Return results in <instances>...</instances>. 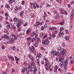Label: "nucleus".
<instances>
[{
  "instance_id": "f257e3e1",
  "label": "nucleus",
  "mask_w": 74,
  "mask_h": 74,
  "mask_svg": "<svg viewBox=\"0 0 74 74\" xmlns=\"http://www.w3.org/2000/svg\"><path fill=\"white\" fill-rule=\"evenodd\" d=\"M69 59L68 58H66V60L64 61V70H67V63H68V61Z\"/></svg>"
},
{
  "instance_id": "f03ea898",
  "label": "nucleus",
  "mask_w": 74,
  "mask_h": 74,
  "mask_svg": "<svg viewBox=\"0 0 74 74\" xmlns=\"http://www.w3.org/2000/svg\"><path fill=\"white\" fill-rule=\"evenodd\" d=\"M61 54H62L64 56H66V50L64 49H61V51L60 52Z\"/></svg>"
},
{
  "instance_id": "7ed1b4c3",
  "label": "nucleus",
  "mask_w": 74,
  "mask_h": 74,
  "mask_svg": "<svg viewBox=\"0 0 74 74\" xmlns=\"http://www.w3.org/2000/svg\"><path fill=\"white\" fill-rule=\"evenodd\" d=\"M49 41L48 40V39H47V40H45L44 41H42V45L44 44H45V45H47L49 44Z\"/></svg>"
},
{
  "instance_id": "20e7f679",
  "label": "nucleus",
  "mask_w": 74,
  "mask_h": 74,
  "mask_svg": "<svg viewBox=\"0 0 74 74\" xmlns=\"http://www.w3.org/2000/svg\"><path fill=\"white\" fill-rule=\"evenodd\" d=\"M46 63L47 64H45V67L46 70H48V68L47 67H48V65H49L50 64V62L49 61H47L46 62Z\"/></svg>"
},
{
  "instance_id": "39448f33",
  "label": "nucleus",
  "mask_w": 74,
  "mask_h": 74,
  "mask_svg": "<svg viewBox=\"0 0 74 74\" xmlns=\"http://www.w3.org/2000/svg\"><path fill=\"white\" fill-rule=\"evenodd\" d=\"M51 55L53 54L54 55H56V56H58V52L54 51H52L51 53Z\"/></svg>"
},
{
  "instance_id": "423d86ee",
  "label": "nucleus",
  "mask_w": 74,
  "mask_h": 74,
  "mask_svg": "<svg viewBox=\"0 0 74 74\" xmlns=\"http://www.w3.org/2000/svg\"><path fill=\"white\" fill-rule=\"evenodd\" d=\"M64 57H60L59 59V62H62L63 60H64Z\"/></svg>"
},
{
  "instance_id": "0eeeda50",
  "label": "nucleus",
  "mask_w": 74,
  "mask_h": 74,
  "mask_svg": "<svg viewBox=\"0 0 74 74\" xmlns=\"http://www.w3.org/2000/svg\"><path fill=\"white\" fill-rule=\"evenodd\" d=\"M74 9L72 10V12L71 14V19H73V15H74Z\"/></svg>"
},
{
  "instance_id": "6e6552de",
  "label": "nucleus",
  "mask_w": 74,
  "mask_h": 74,
  "mask_svg": "<svg viewBox=\"0 0 74 74\" xmlns=\"http://www.w3.org/2000/svg\"><path fill=\"white\" fill-rule=\"evenodd\" d=\"M29 58L30 59H31V60H32V61L33 62H34V59L33 58V57H32V56L30 55V54L29 55Z\"/></svg>"
},
{
  "instance_id": "1a4fd4ad",
  "label": "nucleus",
  "mask_w": 74,
  "mask_h": 74,
  "mask_svg": "<svg viewBox=\"0 0 74 74\" xmlns=\"http://www.w3.org/2000/svg\"><path fill=\"white\" fill-rule=\"evenodd\" d=\"M4 38H5L6 40H8L9 39V38H10L9 36L7 35L6 34L4 36Z\"/></svg>"
},
{
  "instance_id": "9d476101",
  "label": "nucleus",
  "mask_w": 74,
  "mask_h": 74,
  "mask_svg": "<svg viewBox=\"0 0 74 74\" xmlns=\"http://www.w3.org/2000/svg\"><path fill=\"white\" fill-rule=\"evenodd\" d=\"M10 42L11 43L12 42H14V40L12 38H10L9 39Z\"/></svg>"
},
{
  "instance_id": "9b49d317",
  "label": "nucleus",
  "mask_w": 74,
  "mask_h": 74,
  "mask_svg": "<svg viewBox=\"0 0 74 74\" xmlns=\"http://www.w3.org/2000/svg\"><path fill=\"white\" fill-rule=\"evenodd\" d=\"M64 38L66 40H69L70 38L69 36H66L64 37Z\"/></svg>"
},
{
  "instance_id": "f8f14e48",
  "label": "nucleus",
  "mask_w": 74,
  "mask_h": 74,
  "mask_svg": "<svg viewBox=\"0 0 74 74\" xmlns=\"http://www.w3.org/2000/svg\"><path fill=\"white\" fill-rule=\"evenodd\" d=\"M13 21L14 22L16 21V22H17L18 21V18H16L14 19Z\"/></svg>"
},
{
  "instance_id": "ddd939ff",
  "label": "nucleus",
  "mask_w": 74,
  "mask_h": 74,
  "mask_svg": "<svg viewBox=\"0 0 74 74\" xmlns=\"http://www.w3.org/2000/svg\"><path fill=\"white\" fill-rule=\"evenodd\" d=\"M9 58L10 59H11L13 61H14V58L12 57H10V56H9Z\"/></svg>"
},
{
  "instance_id": "4468645a",
  "label": "nucleus",
  "mask_w": 74,
  "mask_h": 74,
  "mask_svg": "<svg viewBox=\"0 0 74 74\" xmlns=\"http://www.w3.org/2000/svg\"><path fill=\"white\" fill-rule=\"evenodd\" d=\"M64 62H61L60 64V67H62V66H63V65L64 64Z\"/></svg>"
},
{
  "instance_id": "2eb2a0df",
  "label": "nucleus",
  "mask_w": 74,
  "mask_h": 74,
  "mask_svg": "<svg viewBox=\"0 0 74 74\" xmlns=\"http://www.w3.org/2000/svg\"><path fill=\"white\" fill-rule=\"evenodd\" d=\"M64 23V21H63L62 22L59 23V25H63Z\"/></svg>"
},
{
  "instance_id": "dca6fc26",
  "label": "nucleus",
  "mask_w": 74,
  "mask_h": 74,
  "mask_svg": "<svg viewBox=\"0 0 74 74\" xmlns=\"http://www.w3.org/2000/svg\"><path fill=\"white\" fill-rule=\"evenodd\" d=\"M59 34L60 35H61V36H63V35H64V33H63V32H59Z\"/></svg>"
},
{
  "instance_id": "f3484780",
  "label": "nucleus",
  "mask_w": 74,
  "mask_h": 74,
  "mask_svg": "<svg viewBox=\"0 0 74 74\" xmlns=\"http://www.w3.org/2000/svg\"><path fill=\"white\" fill-rule=\"evenodd\" d=\"M23 13H24V12L23 11H22L21 12V13L20 14V16H22L23 15Z\"/></svg>"
},
{
  "instance_id": "a211bd4d",
  "label": "nucleus",
  "mask_w": 74,
  "mask_h": 74,
  "mask_svg": "<svg viewBox=\"0 0 74 74\" xmlns=\"http://www.w3.org/2000/svg\"><path fill=\"white\" fill-rule=\"evenodd\" d=\"M16 25H17V27L18 28V27H19V26H21V24H19L18 23H17L16 24Z\"/></svg>"
},
{
  "instance_id": "6ab92c4d",
  "label": "nucleus",
  "mask_w": 74,
  "mask_h": 74,
  "mask_svg": "<svg viewBox=\"0 0 74 74\" xmlns=\"http://www.w3.org/2000/svg\"><path fill=\"white\" fill-rule=\"evenodd\" d=\"M54 68L55 70H58V66L56 65H55Z\"/></svg>"
},
{
  "instance_id": "aec40b11",
  "label": "nucleus",
  "mask_w": 74,
  "mask_h": 74,
  "mask_svg": "<svg viewBox=\"0 0 74 74\" xmlns=\"http://www.w3.org/2000/svg\"><path fill=\"white\" fill-rule=\"evenodd\" d=\"M18 23L20 25H22L23 23L22 22L21 20H19Z\"/></svg>"
},
{
  "instance_id": "412c9836",
  "label": "nucleus",
  "mask_w": 74,
  "mask_h": 74,
  "mask_svg": "<svg viewBox=\"0 0 74 74\" xmlns=\"http://www.w3.org/2000/svg\"><path fill=\"white\" fill-rule=\"evenodd\" d=\"M38 42H36L34 44V45L35 47H37V45H38V43H37Z\"/></svg>"
},
{
  "instance_id": "4be33fe9",
  "label": "nucleus",
  "mask_w": 74,
  "mask_h": 74,
  "mask_svg": "<svg viewBox=\"0 0 74 74\" xmlns=\"http://www.w3.org/2000/svg\"><path fill=\"white\" fill-rule=\"evenodd\" d=\"M37 56H38L40 58H41V54L40 53H39V54H38Z\"/></svg>"
},
{
  "instance_id": "5701e85b",
  "label": "nucleus",
  "mask_w": 74,
  "mask_h": 74,
  "mask_svg": "<svg viewBox=\"0 0 74 74\" xmlns=\"http://www.w3.org/2000/svg\"><path fill=\"white\" fill-rule=\"evenodd\" d=\"M47 34H45V35H44V36L43 37V38H47Z\"/></svg>"
},
{
  "instance_id": "b1692460",
  "label": "nucleus",
  "mask_w": 74,
  "mask_h": 74,
  "mask_svg": "<svg viewBox=\"0 0 74 74\" xmlns=\"http://www.w3.org/2000/svg\"><path fill=\"white\" fill-rule=\"evenodd\" d=\"M35 35V32H34L32 33L31 34V36L32 37H33Z\"/></svg>"
},
{
  "instance_id": "393cba45",
  "label": "nucleus",
  "mask_w": 74,
  "mask_h": 74,
  "mask_svg": "<svg viewBox=\"0 0 74 74\" xmlns=\"http://www.w3.org/2000/svg\"><path fill=\"white\" fill-rule=\"evenodd\" d=\"M29 32H30V29H27L26 31L27 34H28V33H29Z\"/></svg>"
},
{
  "instance_id": "a878e982",
  "label": "nucleus",
  "mask_w": 74,
  "mask_h": 74,
  "mask_svg": "<svg viewBox=\"0 0 74 74\" xmlns=\"http://www.w3.org/2000/svg\"><path fill=\"white\" fill-rule=\"evenodd\" d=\"M62 45L63 47H65V42H63L62 43Z\"/></svg>"
},
{
  "instance_id": "bb28decb",
  "label": "nucleus",
  "mask_w": 74,
  "mask_h": 74,
  "mask_svg": "<svg viewBox=\"0 0 74 74\" xmlns=\"http://www.w3.org/2000/svg\"><path fill=\"white\" fill-rule=\"evenodd\" d=\"M37 40L36 41V42H39V41L40 40V38H37Z\"/></svg>"
},
{
  "instance_id": "cd10ccee",
  "label": "nucleus",
  "mask_w": 74,
  "mask_h": 74,
  "mask_svg": "<svg viewBox=\"0 0 74 74\" xmlns=\"http://www.w3.org/2000/svg\"><path fill=\"white\" fill-rule=\"evenodd\" d=\"M15 59L16 60H19V59L16 56H15Z\"/></svg>"
},
{
  "instance_id": "c85d7f7f",
  "label": "nucleus",
  "mask_w": 74,
  "mask_h": 74,
  "mask_svg": "<svg viewBox=\"0 0 74 74\" xmlns=\"http://www.w3.org/2000/svg\"><path fill=\"white\" fill-rule=\"evenodd\" d=\"M24 70L25 71H27V68L26 67H25L24 68Z\"/></svg>"
},
{
  "instance_id": "c756f323",
  "label": "nucleus",
  "mask_w": 74,
  "mask_h": 74,
  "mask_svg": "<svg viewBox=\"0 0 74 74\" xmlns=\"http://www.w3.org/2000/svg\"><path fill=\"white\" fill-rule=\"evenodd\" d=\"M14 40H17L18 39V37L15 36L14 37Z\"/></svg>"
},
{
  "instance_id": "7c9ffc66",
  "label": "nucleus",
  "mask_w": 74,
  "mask_h": 74,
  "mask_svg": "<svg viewBox=\"0 0 74 74\" xmlns=\"http://www.w3.org/2000/svg\"><path fill=\"white\" fill-rule=\"evenodd\" d=\"M6 27L8 29H9L10 27V25H6Z\"/></svg>"
},
{
  "instance_id": "2f4dec72",
  "label": "nucleus",
  "mask_w": 74,
  "mask_h": 74,
  "mask_svg": "<svg viewBox=\"0 0 74 74\" xmlns=\"http://www.w3.org/2000/svg\"><path fill=\"white\" fill-rule=\"evenodd\" d=\"M27 41H29V40H32V38H31L29 37V38H27Z\"/></svg>"
},
{
  "instance_id": "473e14b6",
  "label": "nucleus",
  "mask_w": 74,
  "mask_h": 74,
  "mask_svg": "<svg viewBox=\"0 0 74 74\" xmlns=\"http://www.w3.org/2000/svg\"><path fill=\"white\" fill-rule=\"evenodd\" d=\"M15 48H16L14 46V47H13L12 48V50H15Z\"/></svg>"
},
{
  "instance_id": "72a5a7b5",
  "label": "nucleus",
  "mask_w": 74,
  "mask_h": 74,
  "mask_svg": "<svg viewBox=\"0 0 74 74\" xmlns=\"http://www.w3.org/2000/svg\"><path fill=\"white\" fill-rule=\"evenodd\" d=\"M38 34V32L36 33V34H35L36 36L35 37V38H36V37H37V36Z\"/></svg>"
},
{
  "instance_id": "f704fd0d",
  "label": "nucleus",
  "mask_w": 74,
  "mask_h": 74,
  "mask_svg": "<svg viewBox=\"0 0 74 74\" xmlns=\"http://www.w3.org/2000/svg\"><path fill=\"white\" fill-rule=\"evenodd\" d=\"M6 7L8 8H10V5H6Z\"/></svg>"
},
{
  "instance_id": "c9c22d12",
  "label": "nucleus",
  "mask_w": 74,
  "mask_h": 74,
  "mask_svg": "<svg viewBox=\"0 0 74 74\" xmlns=\"http://www.w3.org/2000/svg\"><path fill=\"white\" fill-rule=\"evenodd\" d=\"M5 16H8V13L7 12H6L5 14Z\"/></svg>"
},
{
  "instance_id": "e433bc0d",
  "label": "nucleus",
  "mask_w": 74,
  "mask_h": 74,
  "mask_svg": "<svg viewBox=\"0 0 74 74\" xmlns=\"http://www.w3.org/2000/svg\"><path fill=\"white\" fill-rule=\"evenodd\" d=\"M74 58V56H71L70 58V59H73Z\"/></svg>"
},
{
  "instance_id": "4c0bfd02",
  "label": "nucleus",
  "mask_w": 74,
  "mask_h": 74,
  "mask_svg": "<svg viewBox=\"0 0 74 74\" xmlns=\"http://www.w3.org/2000/svg\"><path fill=\"white\" fill-rule=\"evenodd\" d=\"M21 30H22V29L21 28V27L20 28H19L18 29V32H20V31H21Z\"/></svg>"
},
{
  "instance_id": "58836bf2",
  "label": "nucleus",
  "mask_w": 74,
  "mask_h": 74,
  "mask_svg": "<svg viewBox=\"0 0 74 74\" xmlns=\"http://www.w3.org/2000/svg\"><path fill=\"white\" fill-rule=\"evenodd\" d=\"M9 3H10V4H12V0H9Z\"/></svg>"
},
{
  "instance_id": "ea45409f",
  "label": "nucleus",
  "mask_w": 74,
  "mask_h": 74,
  "mask_svg": "<svg viewBox=\"0 0 74 74\" xmlns=\"http://www.w3.org/2000/svg\"><path fill=\"white\" fill-rule=\"evenodd\" d=\"M36 59L37 60H38L39 59V56H37V57H36Z\"/></svg>"
},
{
  "instance_id": "a19ab883",
  "label": "nucleus",
  "mask_w": 74,
  "mask_h": 74,
  "mask_svg": "<svg viewBox=\"0 0 74 74\" xmlns=\"http://www.w3.org/2000/svg\"><path fill=\"white\" fill-rule=\"evenodd\" d=\"M62 49V48L61 47H58V49L59 51V50H60V49Z\"/></svg>"
},
{
  "instance_id": "79ce46f5",
  "label": "nucleus",
  "mask_w": 74,
  "mask_h": 74,
  "mask_svg": "<svg viewBox=\"0 0 74 74\" xmlns=\"http://www.w3.org/2000/svg\"><path fill=\"white\" fill-rule=\"evenodd\" d=\"M27 24H28V23H26L24 25V26H26L27 25Z\"/></svg>"
},
{
  "instance_id": "37998d69",
  "label": "nucleus",
  "mask_w": 74,
  "mask_h": 74,
  "mask_svg": "<svg viewBox=\"0 0 74 74\" xmlns=\"http://www.w3.org/2000/svg\"><path fill=\"white\" fill-rule=\"evenodd\" d=\"M56 36H55V34H53V36H52L53 38H55Z\"/></svg>"
},
{
  "instance_id": "c03bdc74",
  "label": "nucleus",
  "mask_w": 74,
  "mask_h": 74,
  "mask_svg": "<svg viewBox=\"0 0 74 74\" xmlns=\"http://www.w3.org/2000/svg\"><path fill=\"white\" fill-rule=\"evenodd\" d=\"M74 4V1H72L71 3V4Z\"/></svg>"
},
{
  "instance_id": "a18cd8bd",
  "label": "nucleus",
  "mask_w": 74,
  "mask_h": 74,
  "mask_svg": "<svg viewBox=\"0 0 74 74\" xmlns=\"http://www.w3.org/2000/svg\"><path fill=\"white\" fill-rule=\"evenodd\" d=\"M12 27L13 29H15V26L14 25H12Z\"/></svg>"
},
{
  "instance_id": "49530a36",
  "label": "nucleus",
  "mask_w": 74,
  "mask_h": 74,
  "mask_svg": "<svg viewBox=\"0 0 74 74\" xmlns=\"http://www.w3.org/2000/svg\"><path fill=\"white\" fill-rule=\"evenodd\" d=\"M34 41V38H32V42H33Z\"/></svg>"
},
{
  "instance_id": "de8ad7c7",
  "label": "nucleus",
  "mask_w": 74,
  "mask_h": 74,
  "mask_svg": "<svg viewBox=\"0 0 74 74\" xmlns=\"http://www.w3.org/2000/svg\"><path fill=\"white\" fill-rule=\"evenodd\" d=\"M64 12H65V15H67V11H66L65 10L64 11Z\"/></svg>"
},
{
  "instance_id": "09e8293b",
  "label": "nucleus",
  "mask_w": 74,
  "mask_h": 74,
  "mask_svg": "<svg viewBox=\"0 0 74 74\" xmlns=\"http://www.w3.org/2000/svg\"><path fill=\"white\" fill-rule=\"evenodd\" d=\"M65 32L66 33V34H67V33H68V30H67V29H66Z\"/></svg>"
},
{
  "instance_id": "8fccbe9b",
  "label": "nucleus",
  "mask_w": 74,
  "mask_h": 74,
  "mask_svg": "<svg viewBox=\"0 0 74 74\" xmlns=\"http://www.w3.org/2000/svg\"><path fill=\"white\" fill-rule=\"evenodd\" d=\"M70 63L71 64H73V60H71Z\"/></svg>"
},
{
  "instance_id": "3c124183",
  "label": "nucleus",
  "mask_w": 74,
  "mask_h": 74,
  "mask_svg": "<svg viewBox=\"0 0 74 74\" xmlns=\"http://www.w3.org/2000/svg\"><path fill=\"white\" fill-rule=\"evenodd\" d=\"M15 10H18V8L17 6H16L15 8Z\"/></svg>"
},
{
  "instance_id": "603ef678",
  "label": "nucleus",
  "mask_w": 74,
  "mask_h": 74,
  "mask_svg": "<svg viewBox=\"0 0 74 74\" xmlns=\"http://www.w3.org/2000/svg\"><path fill=\"white\" fill-rule=\"evenodd\" d=\"M25 3V1H23L21 3L22 5H23V3Z\"/></svg>"
},
{
  "instance_id": "864d4df0",
  "label": "nucleus",
  "mask_w": 74,
  "mask_h": 74,
  "mask_svg": "<svg viewBox=\"0 0 74 74\" xmlns=\"http://www.w3.org/2000/svg\"><path fill=\"white\" fill-rule=\"evenodd\" d=\"M47 7H50V5H49L48 3H47Z\"/></svg>"
},
{
  "instance_id": "5fc2aeb1",
  "label": "nucleus",
  "mask_w": 74,
  "mask_h": 74,
  "mask_svg": "<svg viewBox=\"0 0 74 74\" xmlns=\"http://www.w3.org/2000/svg\"><path fill=\"white\" fill-rule=\"evenodd\" d=\"M36 6L37 8H39V6H38V4H36Z\"/></svg>"
},
{
  "instance_id": "6e6d98bb",
  "label": "nucleus",
  "mask_w": 74,
  "mask_h": 74,
  "mask_svg": "<svg viewBox=\"0 0 74 74\" xmlns=\"http://www.w3.org/2000/svg\"><path fill=\"white\" fill-rule=\"evenodd\" d=\"M36 24H37V25H40V23H39L38 22H37L36 23Z\"/></svg>"
},
{
  "instance_id": "4d7b16f0",
  "label": "nucleus",
  "mask_w": 74,
  "mask_h": 74,
  "mask_svg": "<svg viewBox=\"0 0 74 74\" xmlns=\"http://www.w3.org/2000/svg\"><path fill=\"white\" fill-rule=\"evenodd\" d=\"M37 4V3H34L33 4V5H36Z\"/></svg>"
},
{
  "instance_id": "13d9d810",
  "label": "nucleus",
  "mask_w": 74,
  "mask_h": 74,
  "mask_svg": "<svg viewBox=\"0 0 74 74\" xmlns=\"http://www.w3.org/2000/svg\"><path fill=\"white\" fill-rule=\"evenodd\" d=\"M32 48L33 49L34 51L35 50V49L34 48V46L32 47Z\"/></svg>"
},
{
  "instance_id": "bf43d9fd",
  "label": "nucleus",
  "mask_w": 74,
  "mask_h": 74,
  "mask_svg": "<svg viewBox=\"0 0 74 74\" xmlns=\"http://www.w3.org/2000/svg\"><path fill=\"white\" fill-rule=\"evenodd\" d=\"M15 36V35H14V34H12L11 35V36H12V37H14Z\"/></svg>"
},
{
  "instance_id": "052dcab7",
  "label": "nucleus",
  "mask_w": 74,
  "mask_h": 74,
  "mask_svg": "<svg viewBox=\"0 0 74 74\" xmlns=\"http://www.w3.org/2000/svg\"><path fill=\"white\" fill-rule=\"evenodd\" d=\"M5 48V47H4V46H3L2 47V49H4V48Z\"/></svg>"
},
{
  "instance_id": "680f3d73",
  "label": "nucleus",
  "mask_w": 74,
  "mask_h": 74,
  "mask_svg": "<svg viewBox=\"0 0 74 74\" xmlns=\"http://www.w3.org/2000/svg\"><path fill=\"white\" fill-rule=\"evenodd\" d=\"M22 72L23 73H25V71L23 69L22 70Z\"/></svg>"
},
{
  "instance_id": "e2e57ef3",
  "label": "nucleus",
  "mask_w": 74,
  "mask_h": 74,
  "mask_svg": "<svg viewBox=\"0 0 74 74\" xmlns=\"http://www.w3.org/2000/svg\"><path fill=\"white\" fill-rule=\"evenodd\" d=\"M12 71L13 72H15V70H14V69H12Z\"/></svg>"
},
{
  "instance_id": "0e129e2a",
  "label": "nucleus",
  "mask_w": 74,
  "mask_h": 74,
  "mask_svg": "<svg viewBox=\"0 0 74 74\" xmlns=\"http://www.w3.org/2000/svg\"><path fill=\"white\" fill-rule=\"evenodd\" d=\"M27 74H29V71L27 70Z\"/></svg>"
},
{
  "instance_id": "69168bd1",
  "label": "nucleus",
  "mask_w": 74,
  "mask_h": 74,
  "mask_svg": "<svg viewBox=\"0 0 74 74\" xmlns=\"http://www.w3.org/2000/svg\"><path fill=\"white\" fill-rule=\"evenodd\" d=\"M15 12L16 13L18 12V9L15 10Z\"/></svg>"
},
{
  "instance_id": "338daca9",
  "label": "nucleus",
  "mask_w": 74,
  "mask_h": 74,
  "mask_svg": "<svg viewBox=\"0 0 74 74\" xmlns=\"http://www.w3.org/2000/svg\"><path fill=\"white\" fill-rule=\"evenodd\" d=\"M3 74H7V73H6V72H3Z\"/></svg>"
},
{
  "instance_id": "774afa93",
  "label": "nucleus",
  "mask_w": 74,
  "mask_h": 74,
  "mask_svg": "<svg viewBox=\"0 0 74 74\" xmlns=\"http://www.w3.org/2000/svg\"><path fill=\"white\" fill-rule=\"evenodd\" d=\"M56 19H58V16H56Z\"/></svg>"
}]
</instances>
